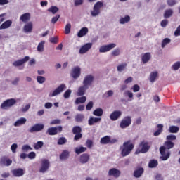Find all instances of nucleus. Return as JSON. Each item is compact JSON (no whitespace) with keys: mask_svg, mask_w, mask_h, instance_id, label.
<instances>
[{"mask_svg":"<svg viewBox=\"0 0 180 180\" xmlns=\"http://www.w3.org/2000/svg\"><path fill=\"white\" fill-rule=\"evenodd\" d=\"M85 151H86V147L79 146L75 148V153L77 155L82 154V153H85Z\"/></svg>","mask_w":180,"mask_h":180,"instance_id":"nucleus-33","label":"nucleus"},{"mask_svg":"<svg viewBox=\"0 0 180 180\" xmlns=\"http://www.w3.org/2000/svg\"><path fill=\"white\" fill-rule=\"evenodd\" d=\"M84 119H85V116L82 114H77L75 116V120L76 122H82L84 120Z\"/></svg>","mask_w":180,"mask_h":180,"instance_id":"nucleus-47","label":"nucleus"},{"mask_svg":"<svg viewBox=\"0 0 180 180\" xmlns=\"http://www.w3.org/2000/svg\"><path fill=\"white\" fill-rule=\"evenodd\" d=\"M159 150L161 155L160 160H162V161H167V160H168L171 155V152H169V150H168L165 146H161Z\"/></svg>","mask_w":180,"mask_h":180,"instance_id":"nucleus-3","label":"nucleus"},{"mask_svg":"<svg viewBox=\"0 0 180 180\" xmlns=\"http://www.w3.org/2000/svg\"><path fill=\"white\" fill-rule=\"evenodd\" d=\"M131 89L133 91V92H139V91H140V86L138 84H134Z\"/></svg>","mask_w":180,"mask_h":180,"instance_id":"nucleus-59","label":"nucleus"},{"mask_svg":"<svg viewBox=\"0 0 180 180\" xmlns=\"http://www.w3.org/2000/svg\"><path fill=\"white\" fill-rule=\"evenodd\" d=\"M126 68H127V63H121L117 65V71H118V72H123V71L126 70Z\"/></svg>","mask_w":180,"mask_h":180,"instance_id":"nucleus-31","label":"nucleus"},{"mask_svg":"<svg viewBox=\"0 0 180 180\" xmlns=\"http://www.w3.org/2000/svg\"><path fill=\"white\" fill-rule=\"evenodd\" d=\"M90 49H91V46H82L80 48L79 53V54H85V53L89 51Z\"/></svg>","mask_w":180,"mask_h":180,"instance_id":"nucleus-36","label":"nucleus"},{"mask_svg":"<svg viewBox=\"0 0 180 180\" xmlns=\"http://www.w3.org/2000/svg\"><path fill=\"white\" fill-rule=\"evenodd\" d=\"M158 166V160H151L148 163L149 168H155Z\"/></svg>","mask_w":180,"mask_h":180,"instance_id":"nucleus-40","label":"nucleus"},{"mask_svg":"<svg viewBox=\"0 0 180 180\" xmlns=\"http://www.w3.org/2000/svg\"><path fill=\"white\" fill-rule=\"evenodd\" d=\"M169 133H178L179 131V127L176 126H170L169 127Z\"/></svg>","mask_w":180,"mask_h":180,"instance_id":"nucleus-44","label":"nucleus"},{"mask_svg":"<svg viewBox=\"0 0 180 180\" xmlns=\"http://www.w3.org/2000/svg\"><path fill=\"white\" fill-rule=\"evenodd\" d=\"M171 43V39L169 38H165L162 41V46H167Z\"/></svg>","mask_w":180,"mask_h":180,"instance_id":"nucleus-57","label":"nucleus"},{"mask_svg":"<svg viewBox=\"0 0 180 180\" xmlns=\"http://www.w3.org/2000/svg\"><path fill=\"white\" fill-rule=\"evenodd\" d=\"M101 120H102V118L101 117H96L91 116L89 117L88 120L89 126H94V124L101 122Z\"/></svg>","mask_w":180,"mask_h":180,"instance_id":"nucleus-16","label":"nucleus"},{"mask_svg":"<svg viewBox=\"0 0 180 180\" xmlns=\"http://www.w3.org/2000/svg\"><path fill=\"white\" fill-rule=\"evenodd\" d=\"M43 129H44V124H36L29 129V131L30 133H34L35 131H41Z\"/></svg>","mask_w":180,"mask_h":180,"instance_id":"nucleus-11","label":"nucleus"},{"mask_svg":"<svg viewBox=\"0 0 180 180\" xmlns=\"http://www.w3.org/2000/svg\"><path fill=\"white\" fill-rule=\"evenodd\" d=\"M93 115L94 116H97L98 117H101V116H103V109L98 108H96L94 112H93Z\"/></svg>","mask_w":180,"mask_h":180,"instance_id":"nucleus-32","label":"nucleus"},{"mask_svg":"<svg viewBox=\"0 0 180 180\" xmlns=\"http://www.w3.org/2000/svg\"><path fill=\"white\" fill-rule=\"evenodd\" d=\"M172 13H174V11L172 9L166 10L164 13V18H165V19H168V18H171V16H172Z\"/></svg>","mask_w":180,"mask_h":180,"instance_id":"nucleus-42","label":"nucleus"},{"mask_svg":"<svg viewBox=\"0 0 180 180\" xmlns=\"http://www.w3.org/2000/svg\"><path fill=\"white\" fill-rule=\"evenodd\" d=\"M115 46H102L99 49V51L100 53H107V51H110Z\"/></svg>","mask_w":180,"mask_h":180,"instance_id":"nucleus-26","label":"nucleus"},{"mask_svg":"<svg viewBox=\"0 0 180 180\" xmlns=\"http://www.w3.org/2000/svg\"><path fill=\"white\" fill-rule=\"evenodd\" d=\"M37 82H38V84H44L46 82V77H43V76H37Z\"/></svg>","mask_w":180,"mask_h":180,"instance_id":"nucleus-46","label":"nucleus"},{"mask_svg":"<svg viewBox=\"0 0 180 180\" xmlns=\"http://www.w3.org/2000/svg\"><path fill=\"white\" fill-rule=\"evenodd\" d=\"M12 174L13 176L20 178V176H23V175H25V170L22 168L15 169L12 170Z\"/></svg>","mask_w":180,"mask_h":180,"instance_id":"nucleus-14","label":"nucleus"},{"mask_svg":"<svg viewBox=\"0 0 180 180\" xmlns=\"http://www.w3.org/2000/svg\"><path fill=\"white\" fill-rule=\"evenodd\" d=\"M47 133L49 134V136H56L57 134V127H51L49 128L47 130Z\"/></svg>","mask_w":180,"mask_h":180,"instance_id":"nucleus-37","label":"nucleus"},{"mask_svg":"<svg viewBox=\"0 0 180 180\" xmlns=\"http://www.w3.org/2000/svg\"><path fill=\"white\" fill-rule=\"evenodd\" d=\"M65 34H70V33H71V24L68 23L66 25L65 27Z\"/></svg>","mask_w":180,"mask_h":180,"instance_id":"nucleus-53","label":"nucleus"},{"mask_svg":"<svg viewBox=\"0 0 180 180\" xmlns=\"http://www.w3.org/2000/svg\"><path fill=\"white\" fill-rule=\"evenodd\" d=\"M110 141V136H103L100 140L101 144H109Z\"/></svg>","mask_w":180,"mask_h":180,"instance_id":"nucleus-34","label":"nucleus"},{"mask_svg":"<svg viewBox=\"0 0 180 180\" xmlns=\"http://www.w3.org/2000/svg\"><path fill=\"white\" fill-rule=\"evenodd\" d=\"M140 147H141V153L143 154L147 153L148 150H150V146L148 145V142L143 141L140 144Z\"/></svg>","mask_w":180,"mask_h":180,"instance_id":"nucleus-20","label":"nucleus"},{"mask_svg":"<svg viewBox=\"0 0 180 180\" xmlns=\"http://www.w3.org/2000/svg\"><path fill=\"white\" fill-rule=\"evenodd\" d=\"M58 11H59L58 7H57L56 6H51L48 9V12H51V13H53V15H56V13H57V12H58Z\"/></svg>","mask_w":180,"mask_h":180,"instance_id":"nucleus-41","label":"nucleus"},{"mask_svg":"<svg viewBox=\"0 0 180 180\" xmlns=\"http://www.w3.org/2000/svg\"><path fill=\"white\" fill-rule=\"evenodd\" d=\"M94 108V103L92 101H90L88 103V104L86 106V110H91Z\"/></svg>","mask_w":180,"mask_h":180,"instance_id":"nucleus-62","label":"nucleus"},{"mask_svg":"<svg viewBox=\"0 0 180 180\" xmlns=\"http://www.w3.org/2000/svg\"><path fill=\"white\" fill-rule=\"evenodd\" d=\"M72 93V91H71V89H68L63 94V98H65V99H68V98H70V96H71V94Z\"/></svg>","mask_w":180,"mask_h":180,"instance_id":"nucleus-51","label":"nucleus"},{"mask_svg":"<svg viewBox=\"0 0 180 180\" xmlns=\"http://www.w3.org/2000/svg\"><path fill=\"white\" fill-rule=\"evenodd\" d=\"M172 68L174 70V71H178V69L180 68V61L174 63L172 65Z\"/></svg>","mask_w":180,"mask_h":180,"instance_id":"nucleus-50","label":"nucleus"},{"mask_svg":"<svg viewBox=\"0 0 180 180\" xmlns=\"http://www.w3.org/2000/svg\"><path fill=\"white\" fill-rule=\"evenodd\" d=\"M30 58L29 56H25L22 59H20V60L14 61L13 63V65L14 67H20V65H23V64H25V63H27V60H30Z\"/></svg>","mask_w":180,"mask_h":180,"instance_id":"nucleus-12","label":"nucleus"},{"mask_svg":"<svg viewBox=\"0 0 180 180\" xmlns=\"http://www.w3.org/2000/svg\"><path fill=\"white\" fill-rule=\"evenodd\" d=\"M29 109H30V104H27L25 106L22 107V108L21 109V112L25 113V112H27V110H29Z\"/></svg>","mask_w":180,"mask_h":180,"instance_id":"nucleus-60","label":"nucleus"},{"mask_svg":"<svg viewBox=\"0 0 180 180\" xmlns=\"http://www.w3.org/2000/svg\"><path fill=\"white\" fill-rule=\"evenodd\" d=\"M166 140L167 141H174V140H176V136H175L174 134L168 135L166 137Z\"/></svg>","mask_w":180,"mask_h":180,"instance_id":"nucleus-52","label":"nucleus"},{"mask_svg":"<svg viewBox=\"0 0 180 180\" xmlns=\"http://www.w3.org/2000/svg\"><path fill=\"white\" fill-rule=\"evenodd\" d=\"M157 78H158V71L150 72V76H149L150 82H155Z\"/></svg>","mask_w":180,"mask_h":180,"instance_id":"nucleus-23","label":"nucleus"},{"mask_svg":"<svg viewBox=\"0 0 180 180\" xmlns=\"http://www.w3.org/2000/svg\"><path fill=\"white\" fill-rule=\"evenodd\" d=\"M164 128V125H162V124H158V130L154 132V136H160V134H161V133H162V129Z\"/></svg>","mask_w":180,"mask_h":180,"instance_id":"nucleus-39","label":"nucleus"},{"mask_svg":"<svg viewBox=\"0 0 180 180\" xmlns=\"http://www.w3.org/2000/svg\"><path fill=\"white\" fill-rule=\"evenodd\" d=\"M130 22V16L126 15L124 18H121L120 20V23L121 25H124V23H127Z\"/></svg>","mask_w":180,"mask_h":180,"instance_id":"nucleus-43","label":"nucleus"},{"mask_svg":"<svg viewBox=\"0 0 180 180\" xmlns=\"http://www.w3.org/2000/svg\"><path fill=\"white\" fill-rule=\"evenodd\" d=\"M70 75L72 78H74V79H78L81 76V68H79V66H75L73 68Z\"/></svg>","mask_w":180,"mask_h":180,"instance_id":"nucleus-9","label":"nucleus"},{"mask_svg":"<svg viewBox=\"0 0 180 180\" xmlns=\"http://www.w3.org/2000/svg\"><path fill=\"white\" fill-rule=\"evenodd\" d=\"M94 79H95V78L92 75H87L84 77L82 84L83 85L86 86L87 88H89V86L92 85V82H94Z\"/></svg>","mask_w":180,"mask_h":180,"instance_id":"nucleus-7","label":"nucleus"},{"mask_svg":"<svg viewBox=\"0 0 180 180\" xmlns=\"http://www.w3.org/2000/svg\"><path fill=\"white\" fill-rule=\"evenodd\" d=\"M89 158H90L89 154L83 153L79 157V162L81 164H86V162H88V161H89Z\"/></svg>","mask_w":180,"mask_h":180,"instance_id":"nucleus-19","label":"nucleus"},{"mask_svg":"<svg viewBox=\"0 0 180 180\" xmlns=\"http://www.w3.org/2000/svg\"><path fill=\"white\" fill-rule=\"evenodd\" d=\"M59 158L61 161H65L68 160V158H70V152L68 151V150H63L59 156Z\"/></svg>","mask_w":180,"mask_h":180,"instance_id":"nucleus-18","label":"nucleus"},{"mask_svg":"<svg viewBox=\"0 0 180 180\" xmlns=\"http://www.w3.org/2000/svg\"><path fill=\"white\" fill-rule=\"evenodd\" d=\"M16 99L15 98H10L4 101L1 105V108L4 110L8 109V108H12L14 105H16Z\"/></svg>","mask_w":180,"mask_h":180,"instance_id":"nucleus-5","label":"nucleus"},{"mask_svg":"<svg viewBox=\"0 0 180 180\" xmlns=\"http://www.w3.org/2000/svg\"><path fill=\"white\" fill-rule=\"evenodd\" d=\"M12 26V20H8L2 23V25L0 26V30H2L4 29H8Z\"/></svg>","mask_w":180,"mask_h":180,"instance_id":"nucleus-24","label":"nucleus"},{"mask_svg":"<svg viewBox=\"0 0 180 180\" xmlns=\"http://www.w3.org/2000/svg\"><path fill=\"white\" fill-rule=\"evenodd\" d=\"M20 19L22 20V22H24V23H26L27 22H29L30 20V13H25L22 14Z\"/></svg>","mask_w":180,"mask_h":180,"instance_id":"nucleus-28","label":"nucleus"},{"mask_svg":"<svg viewBox=\"0 0 180 180\" xmlns=\"http://www.w3.org/2000/svg\"><path fill=\"white\" fill-rule=\"evenodd\" d=\"M33 30V22H29L24 26L25 33H32Z\"/></svg>","mask_w":180,"mask_h":180,"instance_id":"nucleus-22","label":"nucleus"},{"mask_svg":"<svg viewBox=\"0 0 180 180\" xmlns=\"http://www.w3.org/2000/svg\"><path fill=\"white\" fill-rule=\"evenodd\" d=\"M88 34V27H82L79 32L77 33L78 37H84L86 34Z\"/></svg>","mask_w":180,"mask_h":180,"instance_id":"nucleus-30","label":"nucleus"},{"mask_svg":"<svg viewBox=\"0 0 180 180\" xmlns=\"http://www.w3.org/2000/svg\"><path fill=\"white\" fill-rule=\"evenodd\" d=\"M163 147H165V148L169 150L175 147V143L171 141H166Z\"/></svg>","mask_w":180,"mask_h":180,"instance_id":"nucleus-29","label":"nucleus"},{"mask_svg":"<svg viewBox=\"0 0 180 180\" xmlns=\"http://www.w3.org/2000/svg\"><path fill=\"white\" fill-rule=\"evenodd\" d=\"M67 88L65 84H62L59 86H58L55 90L51 91L49 94V98H54V96H57L60 95L62 92H64V90Z\"/></svg>","mask_w":180,"mask_h":180,"instance_id":"nucleus-4","label":"nucleus"},{"mask_svg":"<svg viewBox=\"0 0 180 180\" xmlns=\"http://www.w3.org/2000/svg\"><path fill=\"white\" fill-rule=\"evenodd\" d=\"M120 174H121L120 170L116 168L110 169L108 171L109 176H114V178H119V176H120Z\"/></svg>","mask_w":180,"mask_h":180,"instance_id":"nucleus-15","label":"nucleus"},{"mask_svg":"<svg viewBox=\"0 0 180 180\" xmlns=\"http://www.w3.org/2000/svg\"><path fill=\"white\" fill-rule=\"evenodd\" d=\"M11 150L13 154L16 153V150H18V145L16 143H13L11 146Z\"/></svg>","mask_w":180,"mask_h":180,"instance_id":"nucleus-58","label":"nucleus"},{"mask_svg":"<svg viewBox=\"0 0 180 180\" xmlns=\"http://www.w3.org/2000/svg\"><path fill=\"white\" fill-rule=\"evenodd\" d=\"M43 146H44V143L41 141H39L34 143V150H40V148H43Z\"/></svg>","mask_w":180,"mask_h":180,"instance_id":"nucleus-38","label":"nucleus"},{"mask_svg":"<svg viewBox=\"0 0 180 180\" xmlns=\"http://www.w3.org/2000/svg\"><path fill=\"white\" fill-rule=\"evenodd\" d=\"M114 94L115 93L113 92L112 90H108V91H106L104 94L103 96H104V98H110V97L113 96Z\"/></svg>","mask_w":180,"mask_h":180,"instance_id":"nucleus-49","label":"nucleus"},{"mask_svg":"<svg viewBox=\"0 0 180 180\" xmlns=\"http://www.w3.org/2000/svg\"><path fill=\"white\" fill-rule=\"evenodd\" d=\"M124 94L127 95L128 98H129V99H131V101H132V99H133V92L128 90V91H125Z\"/></svg>","mask_w":180,"mask_h":180,"instance_id":"nucleus-63","label":"nucleus"},{"mask_svg":"<svg viewBox=\"0 0 180 180\" xmlns=\"http://www.w3.org/2000/svg\"><path fill=\"white\" fill-rule=\"evenodd\" d=\"M134 148V146L133 143H130V141L124 142L122 146L120 148L122 157H127V155H130V153H131Z\"/></svg>","mask_w":180,"mask_h":180,"instance_id":"nucleus-1","label":"nucleus"},{"mask_svg":"<svg viewBox=\"0 0 180 180\" xmlns=\"http://www.w3.org/2000/svg\"><path fill=\"white\" fill-rule=\"evenodd\" d=\"M85 102H86V97L82 96V97L77 98L75 100V105H79V103H85Z\"/></svg>","mask_w":180,"mask_h":180,"instance_id":"nucleus-35","label":"nucleus"},{"mask_svg":"<svg viewBox=\"0 0 180 180\" xmlns=\"http://www.w3.org/2000/svg\"><path fill=\"white\" fill-rule=\"evenodd\" d=\"M174 36L178 37L180 36V25H179L176 30L174 32Z\"/></svg>","mask_w":180,"mask_h":180,"instance_id":"nucleus-64","label":"nucleus"},{"mask_svg":"<svg viewBox=\"0 0 180 180\" xmlns=\"http://www.w3.org/2000/svg\"><path fill=\"white\" fill-rule=\"evenodd\" d=\"M50 169V160L48 159H42L41 160V166L39 169V174H46L49 172Z\"/></svg>","mask_w":180,"mask_h":180,"instance_id":"nucleus-2","label":"nucleus"},{"mask_svg":"<svg viewBox=\"0 0 180 180\" xmlns=\"http://www.w3.org/2000/svg\"><path fill=\"white\" fill-rule=\"evenodd\" d=\"M22 150L25 152V153H27V151H30L32 150H33V148H32L30 147V146L29 145H24L22 147Z\"/></svg>","mask_w":180,"mask_h":180,"instance_id":"nucleus-54","label":"nucleus"},{"mask_svg":"<svg viewBox=\"0 0 180 180\" xmlns=\"http://www.w3.org/2000/svg\"><path fill=\"white\" fill-rule=\"evenodd\" d=\"M0 165L1 167H10L12 165V160L6 157H3L0 160Z\"/></svg>","mask_w":180,"mask_h":180,"instance_id":"nucleus-13","label":"nucleus"},{"mask_svg":"<svg viewBox=\"0 0 180 180\" xmlns=\"http://www.w3.org/2000/svg\"><path fill=\"white\" fill-rule=\"evenodd\" d=\"M143 172L144 169H143V167H140L134 171V176L135 178H140V176L143 175Z\"/></svg>","mask_w":180,"mask_h":180,"instance_id":"nucleus-27","label":"nucleus"},{"mask_svg":"<svg viewBox=\"0 0 180 180\" xmlns=\"http://www.w3.org/2000/svg\"><path fill=\"white\" fill-rule=\"evenodd\" d=\"M58 19H60V14L56 15V16L53 17L51 19V23L55 25V23H57L58 21Z\"/></svg>","mask_w":180,"mask_h":180,"instance_id":"nucleus-56","label":"nucleus"},{"mask_svg":"<svg viewBox=\"0 0 180 180\" xmlns=\"http://www.w3.org/2000/svg\"><path fill=\"white\" fill-rule=\"evenodd\" d=\"M28 158H30V160H34V158H36V153L34 152H30L28 155H27Z\"/></svg>","mask_w":180,"mask_h":180,"instance_id":"nucleus-61","label":"nucleus"},{"mask_svg":"<svg viewBox=\"0 0 180 180\" xmlns=\"http://www.w3.org/2000/svg\"><path fill=\"white\" fill-rule=\"evenodd\" d=\"M121 117H122V111L120 110H114L110 115V119L112 122H116V120H118V119H120Z\"/></svg>","mask_w":180,"mask_h":180,"instance_id":"nucleus-10","label":"nucleus"},{"mask_svg":"<svg viewBox=\"0 0 180 180\" xmlns=\"http://www.w3.org/2000/svg\"><path fill=\"white\" fill-rule=\"evenodd\" d=\"M151 58V53H146L142 56L141 60L142 63L143 64H146L150 61V59Z\"/></svg>","mask_w":180,"mask_h":180,"instance_id":"nucleus-25","label":"nucleus"},{"mask_svg":"<svg viewBox=\"0 0 180 180\" xmlns=\"http://www.w3.org/2000/svg\"><path fill=\"white\" fill-rule=\"evenodd\" d=\"M20 82V78L19 77H15L14 78L12 81H11V84L12 85H14V86H18L19 85V82Z\"/></svg>","mask_w":180,"mask_h":180,"instance_id":"nucleus-55","label":"nucleus"},{"mask_svg":"<svg viewBox=\"0 0 180 180\" xmlns=\"http://www.w3.org/2000/svg\"><path fill=\"white\" fill-rule=\"evenodd\" d=\"M26 122H27V120L25 117H20L14 122L13 126L14 127H20V126L25 124Z\"/></svg>","mask_w":180,"mask_h":180,"instance_id":"nucleus-17","label":"nucleus"},{"mask_svg":"<svg viewBox=\"0 0 180 180\" xmlns=\"http://www.w3.org/2000/svg\"><path fill=\"white\" fill-rule=\"evenodd\" d=\"M65 143H67V139L65 137H60L58 140V146H63Z\"/></svg>","mask_w":180,"mask_h":180,"instance_id":"nucleus-48","label":"nucleus"},{"mask_svg":"<svg viewBox=\"0 0 180 180\" xmlns=\"http://www.w3.org/2000/svg\"><path fill=\"white\" fill-rule=\"evenodd\" d=\"M131 124V117L130 116L125 117L120 122V127L121 129H126Z\"/></svg>","mask_w":180,"mask_h":180,"instance_id":"nucleus-8","label":"nucleus"},{"mask_svg":"<svg viewBox=\"0 0 180 180\" xmlns=\"http://www.w3.org/2000/svg\"><path fill=\"white\" fill-rule=\"evenodd\" d=\"M102 6H103V3L102 1L96 2L91 11V16H98V15L101 13V8H102Z\"/></svg>","mask_w":180,"mask_h":180,"instance_id":"nucleus-6","label":"nucleus"},{"mask_svg":"<svg viewBox=\"0 0 180 180\" xmlns=\"http://www.w3.org/2000/svg\"><path fill=\"white\" fill-rule=\"evenodd\" d=\"M86 89H89V88L84 84L79 87L77 93V96H84V95H85V91H86Z\"/></svg>","mask_w":180,"mask_h":180,"instance_id":"nucleus-21","label":"nucleus"},{"mask_svg":"<svg viewBox=\"0 0 180 180\" xmlns=\"http://www.w3.org/2000/svg\"><path fill=\"white\" fill-rule=\"evenodd\" d=\"M81 131H82V129H81V127H74L72 129V133L73 134H81Z\"/></svg>","mask_w":180,"mask_h":180,"instance_id":"nucleus-45","label":"nucleus"}]
</instances>
